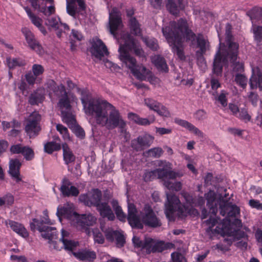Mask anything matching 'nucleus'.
<instances>
[{
	"instance_id": "37998d69",
	"label": "nucleus",
	"mask_w": 262,
	"mask_h": 262,
	"mask_svg": "<svg viewBox=\"0 0 262 262\" xmlns=\"http://www.w3.org/2000/svg\"><path fill=\"white\" fill-rule=\"evenodd\" d=\"M163 150L162 148L157 147L152 148L147 151H146L144 155L145 156L147 157H152L155 158H158L161 156L163 154Z\"/></svg>"
},
{
	"instance_id": "bf43d9fd",
	"label": "nucleus",
	"mask_w": 262,
	"mask_h": 262,
	"mask_svg": "<svg viewBox=\"0 0 262 262\" xmlns=\"http://www.w3.org/2000/svg\"><path fill=\"white\" fill-rule=\"evenodd\" d=\"M228 95V94L227 92L225 91L222 90L217 98V100L223 107H226L227 105V96Z\"/></svg>"
},
{
	"instance_id": "338daca9",
	"label": "nucleus",
	"mask_w": 262,
	"mask_h": 262,
	"mask_svg": "<svg viewBox=\"0 0 262 262\" xmlns=\"http://www.w3.org/2000/svg\"><path fill=\"white\" fill-rule=\"evenodd\" d=\"M206 117V113L203 110H199L194 114V118L197 120H203Z\"/></svg>"
},
{
	"instance_id": "58836bf2",
	"label": "nucleus",
	"mask_w": 262,
	"mask_h": 262,
	"mask_svg": "<svg viewBox=\"0 0 262 262\" xmlns=\"http://www.w3.org/2000/svg\"><path fill=\"white\" fill-rule=\"evenodd\" d=\"M6 62L9 69H14L17 67H23L26 64L25 60L20 58H11L9 57L6 58Z\"/></svg>"
},
{
	"instance_id": "423d86ee",
	"label": "nucleus",
	"mask_w": 262,
	"mask_h": 262,
	"mask_svg": "<svg viewBox=\"0 0 262 262\" xmlns=\"http://www.w3.org/2000/svg\"><path fill=\"white\" fill-rule=\"evenodd\" d=\"M232 26L229 24H227L226 25V41L228 45V52L225 55H221V47L217 52L215 56L213 62V72L216 75L221 74L222 72V68L223 63L228 59L231 62H234L237 59L238 44L236 42L232 41V35L231 34ZM218 37L220 40V46L221 47V33L217 29Z\"/></svg>"
},
{
	"instance_id": "f3484780",
	"label": "nucleus",
	"mask_w": 262,
	"mask_h": 262,
	"mask_svg": "<svg viewBox=\"0 0 262 262\" xmlns=\"http://www.w3.org/2000/svg\"><path fill=\"white\" fill-rule=\"evenodd\" d=\"M164 248L163 242L157 241L150 237H146L144 239L142 250L149 254L151 252H161L164 250Z\"/></svg>"
},
{
	"instance_id": "a18cd8bd",
	"label": "nucleus",
	"mask_w": 262,
	"mask_h": 262,
	"mask_svg": "<svg viewBox=\"0 0 262 262\" xmlns=\"http://www.w3.org/2000/svg\"><path fill=\"white\" fill-rule=\"evenodd\" d=\"M251 31L254 34V38L257 43L262 42V27L252 25Z\"/></svg>"
},
{
	"instance_id": "2f4dec72",
	"label": "nucleus",
	"mask_w": 262,
	"mask_h": 262,
	"mask_svg": "<svg viewBox=\"0 0 262 262\" xmlns=\"http://www.w3.org/2000/svg\"><path fill=\"white\" fill-rule=\"evenodd\" d=\"M174 122L176 124L186 128L189 132L194 134L196 136L200 137H202L203 136V133L199 128L186 120L176 118L174 119Z\"/></svg>"
},
{
	"instance_id": "4d7b16f0",
	"label": "nucleus",
	"mask_w": 262,
	"mask_h": 262,
	"mask_svg": "<svg viewBox=\"0 0 262 262\" xmlns=\"http://www.w3.org/2000/svg\"><path fill=\"white\" fill-rule=\"evenodd\" d=\"M21 154L24 156L26 160L28 161L32 160L34 156L33 150L29 147L24 146Z\"/></svg>"
},
{
	"instance_id": "f8f14e48",
	"label": "nucleus",
	"mask_w": 262,
	"mask_h": 262,
	"mask_svg": "<svg viewBox=\"0 0 262 262\" xmlns=\"http://www.w3.org/2000/svg\"><path fill=\"white\" fill-rule=\"evenodd\" d=\"M21 32L25 36L29 47L38 54L42 55L44 53V50L30 29L27 27H23L21 28Z\"/></svg>"
},
{
	"instance_id": "69168bd1",
	"label": "nucleus",
	"mask_w": 262,
	"mask_h": 262,
	"mask_svg": "<svg viewBox=\"0 0 262 262\" xmlns=\"http://www.w3.org/2000/svg\"><path fill=\"white\" fill-rule=\"evenodd\" d=\"M236 116L245 121H248L250 120V116L248 114L247 110L245 108L242 109L240 112L239 111V113Z\"/></svg>"
},
{
	"instance_id": "603ef678",
	"label": "nucleus",
	"mask_w": 262,
	"mask_h": 262,
	"mask_svg": "<svg viewBox=\"0 0 262 262\" xmlns=\"http://www.w3.org/2000/svg\"><path fill=\"white\" fill-rule=\"evenodd\" d=\"M145 105L149 108V110H152L154 112L158 107L159 105L160 104L156 100L151 98H145L144 99Z\"/></svg>"
},
{
	"instance_id": "20e7f679",
	"label": "nucleus",
	"mask_w": 262,
	"mask_h": 262,
	"mask_svg": "<svg viewBox=\"0 0 262 262\" xmlns=\"http://www.w3.org/2000/svg\"><path fill=\"white\" fill-rule=\"evenodd\" d=\"M182 195L185 200L182 205L179 198L174 194L166 192L167 201L165 204V213L170 221H174L176 215L183 219L187 215L197 216L198 211L194 208V199L187 192H182Z\"/></svg>"
},
{
	"instance_id": "ea45409f",
	"label": "nucleus",
	"mask_w": 262,
	"mask_h": 262,
	"mask_svg": "<svg viewBox=\"0 0 262 262\" xmlns=\"http://www.w3.org/2000/svg\"><path fill=\"white\" fill-rule=\"evenodd\" d=\"M111 204L117 218L120 221L124 222L126 219V215L123 212L121 207L119 205L118 201L116 200H113Z\"/></svg>"
},
{
	"instance_id": "9b49d317",
	"label": "nucleus",
	"mask_w": 262,
	"mask_h": 262,
	"mask_svg": "<svg viewBox=\"0 0 262 262\" xmlns=\"http://www.w3.org/2000/svg\"><path fill=\"white\" fill-rule=\"evenodd\" d=\"M96 222V218L91 214H78L73 225L78 230L83 231L87 234H89L90 230L89 227L93 226Z\"/></svg>"
},
{
	"instance_id": "dca6fc26",
	"label": "nucleus",
	"mask_w": 262,
	"mask_h": 262,
	"mask_svg": "<svg viewBox=\"0 0 262 262\" xmlns=\"http://www.w3.org/2000/svg\"><path fill=\"white\" fill-rule=\"evenodd\" d=\"M56 214L60 220L61 217L66 218L70 220L73 225L75 224V220L78 215L74 211V205L72 203H67L63 207H58Z\"/></svg>"
},
{
	"instance_id": "ddd939ff",
	"label": "nucleus",
	"mask_w": 262,
	"mask_h": 262,
	"mask_svg": "<svg viewBox=\"0 0 262 262\" xmlns=\"http://www.w3.org/2000/svg\"><path fill=\"white\" fill-rule=\"evenodd\" d=\"M32 7L46 16H50L55 12L54 0H44L38 4V0H28Z\"/></svg>"
},
{
	"instance_id": "412c9836",
	"label": "nucleus",
	"mask_w": 262,
	"mask_h": 262,
	"mask_svg": "<svg viewBox=\"0 0 262 262\" xmlns=\"http://www.w3.org/2000/svg\"><path fill=\"white\" fill-rule=\"evenodd\" d=\"M44 72V68L39 64H34L32 67V72H29L25 75V78L29 85H33L40 80L38 77Z\"/></svg>"
},
{
	"instance_id": "4468645a",
	"label": "nucleus",
	"mask_w": 262,
	"mask_h": 262,
	"mask_svg": "<svg viewBox=\"0 0 262 262\" xmlns=\"http://www.w3.org/2000/svg\"><path fill=\"white\" fill-rule=\"evenodd\" d=\"M154 140V136L148 134H144L133 140L131 146L136 151H141L149 147Z\"/></svg>"
},
{
	"instance_id": "0e129e2a",
	"label": "nucleus",
	"mask_w": 262,
	"mask_h": 262,
	"mask_svg": "<svg viewBox=\"0 0 262 262\" xmlns=\"http://www.w3.org/2000/svg\"><path fill=\"white\" fill-rule=\"evenodd\" d=\"M249 205L252 208H255L258 210H262V203H260L258 200L254 199L250 200Z\"/></svg>"
},
{
	"instance_id": "c756f323",
	"label": "nucleus",
	"mask_w": 262,
	"mask_h": 262,
	"mask_svg": "<svg viewBox=\"0 0 262 262\" xmlns=\"http://www.w3.org/2000/svg\"><path fill=\"white\" fill-rule=\"evenodd\" d=\"M128 118L136 124L143 126L149 125L154 123L156 120L154 115L149 116L148 118H141L138 115L133 113H128Z\"/></svg>"
},
{
	"instance_id": "5fc2aeb1",
	"label": "nucleus",
	"mask_w": 262,
	"mask_h": 262,
	"mask_svg": "<svg viewBox=\"0 0 262 262\" xmlns=\"http://www.w3.org/2000/svg\"><path fill=\"white\" fill-rule=\"evenodd\" d=\"M235 81L236 83L239 85L242 88H245L247 84L248 79L243 74H237L235 76Z\"/></svg>"
},
{
	"instance_id": "aec40b11",
	"label": "nucleus",
	"mask_w": 262,
	"mask_h": 262,
	"mask_svg": "<svg viewBox=\"0 0 262 262\" xmlns=\"http://www.w3.org/2000/svg\"><path fill=\"white\" fill-rule=\"evenodd\" d=\"M220 213L223 216L227 214L229 216L236 217L240 213L239 207L235 205H232L227 201H220Z\"/></svg>"
},
{
	"instance_id": "79ce46f5",
	"label": "nucleus",
	"mask_w": 262,
	"mask_h": 262,
	"mask_svg": "<svg viewBox=\"0 0 262 262\" xmlns=\"http://www.w3.org/2000/svg\"><path fill=\"white\" fill-rule=\"evenodd\" d=\"M129 27L131 32L136 36L141 35V30L139 24L134 17H132L129 20Z\"/></svg>"
},
{
	"instance_id": "09e8293b",
	"label": "nucleus",
	"mask_w": 262,
	"mask_h": 262,
	"mask_svg": "<svg viewBox=\"0 0 262 262\" xmlns=\"http://www.w3.org/2000/svg\"><path fill=\"white\" fill-rule=\"evenodd\" d=\"M56 129L62 137L64 141H69L71 140L70 136L67 128L60 124L56 125Z\"/></svg>"
},
{
	"instance_id": "4c0bfd02",
	"label": "nucleus",
	"mask_w": 262,
	"mask_h": 262,
	"mask_svg": "<svg viewBox=\"0 0 262 262\" xmlns=\"http://www.w3.org/2000/svg\"><path fill=\"white\" fill-rule=\"evenodd\" d=\"M62 150L63 160L67 165L75 161V157L66 143L62 145Z\"/></svg>"
},
{
	"instance_id": "a878e982",
	"label": "nucleus",
	"mask_w": 262,
	"mask_h": 262,
	"mask_svg": "<svg viewBox=\"0 0 262 262\" xmlns=\"http://www.w3.org/2000/svg\"><path fill=\"white\" fill-rule=\"evenodd\" d=\"M60 241L62 242L64 249L68 251H73L79 245L78 242L71 240L69 232L63 229L61 230V237Z\"/></svg>"
},
{
	"instance_id": "8fccbe9b",
	"label": "nucleus",
	"mask_w": 262,
	"mask_h": 262,
	"mask_svg": "<svg viewBox=\"0 0 262 262\" xmlns=\"http://www.w3.org/2000/svg\"><path fill=\"white\" fill-rule=\"evenodd\" d=\"M70 37L72 40L71 42V49L72 50H74L75 49L76 45H74V43L73 42V41H80L82 39L83 36L78 31L72 30Z\"/></svg>"
},
{
	"instance_id": "9d476101",
	"label": "nucleus",
	"mask_w": 262,
	"mask_h": 262,
	"mask_svg": "<svg viewBox=\"0 0 262 262\" xmlns=\"http://www.w3.org/2000/svg\"><path fill=\"white\" fill-rule=\"evenodd\" d=\"M41 116L37 112H33L28 118L25 130L30 138L36 136L40 130L39 122Z\"/></svg>"
},
{
	"instance_id": "6e6d98bb",
	"label": "nucleus",
	"mask_w": 262,
	"mask_h": 262,
	"mask_svg": "<svg viewBox=\"0 0 262 262\" xmlns=\"http://www.w3.org/2000/svg\"><path fill=\"white\" fill-rule=\"evenodd\" d=\"M2 124L4 130L10 128H19L20 125V123L16 120H13L10 122L3 121Z\"/></svg>"
},
{
	"instance_id": "b1692460",
	"label": "nucleus",
	"mask_w": 262,
	"mask_h": 262,
	"mask_svg": "<svg viewBox=\"0 0 262 262\" xmlns=\"http://www.w3.org/2000/svg\"><path fill=\"white\" fill-rule=\"evenodd\" d=\"M252 74L250 79V86L251 89L258 88L262 91V72L258 67L252 68Z\"/></svg>"
},
{
	"instance_id": "774afa93",
	"label": "nucleus",
	"mask_w": 262,
	"mask_h": 262,
	"mask_svg": "<svg viewBox=\"0 0 262 262\" xmlns=\"http://www.w3.org/2000/svg\"><path fill=\"white\" fill-rule=\"evenodd\" d=\"M156 133L159 135L170 134L172 133V129L170 128L156 127Z\"/></svg>"
},
{
	"instance_id": "864d4df0",
	"label": "nucleus",
	"mask_w": 262,
	"mask_h": 262,
	"mask_svg": "<svg viewBox=\"0 0 262 262\" xmlns=\"http://www.w3.org/2000/svg\"><path fill=\"white\" fill-rule=\"evenodd\" d=\"M155 112L157 113L159 116L163 117L168 118L170 116V114L167 108L161 103L159 105L158 107Z\"/></svg>"
},
{
	"instance_id": "a211bd4d",
	"label": "nucleus",
	"mask_w": 262,
	"mask_h": 262,
	"mask_svg": "<svg viewBox=\"0 0 262 262\" xmlns=\"http://www.w3.org/2000/svg\"><path fill=\"white\" fill-rule=\"evenodd\" d=\"M92 53L95 57L99 59L105 55L108 54L106 46L103 42L98 37H94L92 40Z\"/></svg>"
},
{
	"instance_id": "3c124183",
	"label": "nucleus",
	"mask_w": 262,
	"mask_h": 262,
	"mask_svg": "<svg viewBox=\"0 0 262 262\" xmlns=\"http://www.w3.org/2000/svg\"><path fill=\"white\" fill-rule=\"evenodd\" d=\"M142 39L147 47L153 50H156L158 48L157 41L154 38L142 37Z\"/></svg>"
},
{
	"instance_id": "e433bc0d",
	"label": "nucleus",
	"mask_w": 262,
	"mask_h": 262,
	"mask_svg": "<svg viewBox=\"0 0 262 262\" xmlns=\"http://www.w3.org/2000/svg\"><path fill=\"white\" fill-rule=\"evenodd\" d=\"M173 179H170L169 176H167L164 179H163V185L169 190L179 191L182 189V184L179 181L174 182L170 181Z\"/></svg>"
},
{
	"instance_id": "49530a36",
	"label": "nucleus",
	"mask_w": 262,
	"mask_h": 262,
	"mask_svg": "<svg viewBox=\"0 0 262 262\" xmlns=\"http://www.w3.org/2000/svg\"><path fill=\"white\" fill-rule=\"evenodd\" d=\"M14 201V196L10 193H7L2 197H0V206H11Z\"/></svg>"
},
{
	"instance_id": "39448f33",
	"label": "nucleus",
	"mask_w": 262,
	"mask_h": 262,
	"mask_svg": "<svg viewBox=\"0 0 262 262\" xmlns=\"http://www.w3.org/2000/svg\"><path fill=\"white\" fill-rule=\"evenodd\" d=\"M140 216L138 214L137 209L134 204H128L127 220L133 228L142 229L143 223L149 227L156 228L161 226L160 221L156 216L151 207L148 205H145L143 211L140 213Z\"/></svg>"
},
{
	"instance_id": "6e6552de",
	"label": "nucleus",
	"mask_w": 262,
	"mask_h": 262,
	"mask_svg": "<svg viewBox=\"0 0 262 262\" xmlns=\"http://www.w3.org/2000/svg\"><path fill=\"white\" fill-rule=\"evenodd\" d=\"M158 165L161 167L151 171H147L144 174L145 181H151L155 178L163 180L167 176L170 179H176L183 176L180 171L172 170V165L169 162L160 160L158 161Z\"/></svg>"
},
{
	"instance_id": "2eb2a0df",
	"label": "nucleus",
	"mask_w": 262,
	"mask_h": 262,
	"mask_svg": "<svg viewBox=\"0 0 262 262\" xmlns=\"http://www.w3.org/2000/svg\"><path fill=\"white\" fill-rule=\"evenodd\" d=\"M102 194L101 191L98 189H94L86 194H81L79 196V200L85 205L97 207L99 205Z\"/></svg>"
},
{
	"instance_id": "13d9d810",
	"label": "nucleus",
	"mask_w": 262,
	"mask_h": 262,
	"mask_svg": "<svg viewBox=\"0 0 262 262\" xmlns=\"http://www.w3.org/2000/svg\"><path fill=\"white\" fill-rule=\"evenodd\" d=\"M68 126L70 128H71L74 130L75 134L77 137H79L80 138L84 137L85 135L84 132L81 127H80L79 126L76 124V121L74 124H73V125Z\"/></svg>"
},
{
	"instance_id": "393cba45",
	"label": "nucleus",
	"mask_w": 262,
	"mask_h": 262,
	"mask_svg": "<svg viewBox=\"0 0 262 262\" xmlns=\"http://www.w3.org/2000/svg\"><path fill=\"white\" fill-rule=\"evenodd\" d=\"M24 9L32 24L37 27L44 35H46L47 32L46 28L42 25L43 20L42 18L32 13L30 8L28 7H24Z\"/></svg>"
},
{
	"instance_id": "4be33fe9",
	"label": "nucleus",
	"mask_w": 262,
	"mask_h": 262,
	"mask_svg": "<svg viewBox=\"0 0 262 262\" xmlns=\"http://www.w3.org/2000/svg\"><path fill=\"white\" fill-rule=\"evenodd\" d=\"M46 25L55 30H59V31L57 32V35L59 37H61L63 31L69 30V26L66 24L61 23L58 16L52 17L47 19Z\"/></svg>"
},
{
	"instance_id": "0eeeda50",
	"label": "nucleus",
	"mask_w": 262,
	"mask_h": 262,
	"mask_svg": "<svg viewBox=\"0 0 262 262\" xmlns=\"http://www.w3.org/2000/svg\"><path fill=\"white\" fill-rule=\"evenodd\" d=\"M47 84L51 98L52 97V93L57 97H61L57 105L61 111L62 121L68 125H73L75 123V117L71 112L70 101L64 86L62 84L57 85L53 80H49Z\"/></svg>"
},
{
	"instance_id": "5701e85b",
	"label": "nucleus",
	"mask_w": 262,
	"mask_h": 262,
	"mask_svg": "<svg viewBox=\"0 0 262 262\" xmlns=\"http://www.w3.org/2000/svg\"><path fill=\"white\" fill-rule=\"evenodd\" d=\"M106 239L110 242L115 241L116 245L117 247H122L125 243V237L124 235L120 232L108 230L104 231Z\"/></svg>"
},
{
	"instance_id": "cd10ccee",
	"label": "nucleus",
	"mask_w": 262,
	"mask_h": 262,
	"mask_svg": "<svg viewBox=\"0 0 262 262\" xmlns=\"http://www.w3.org/2000/svg\"><path fill=\"white\" fill-rule=\"evenodd\" d=\"M74 256L78 260L93 261L96 258V253L90 249H83L77 252H73Z\"/></svg>"
},
{
	"instance_id": "72a5a7b5",
	"label": "nucleus",
	"mask_w": 262,
	"mask_h": 262,
	"mask_svg": "<svg viewBox=\"0 0 262 262\" xmlns=\"http://www.w3.org/2000/svg\"><path fill=\"white\" fill-rule=\"evenodd\" d=\"M97 209L103 217H106L110 221L115 219V215L111 207L106 203H100L97 207Z\"/></svg>"
},
{
	"instance_id": "473e14b6",
	"label": "nucleus",
	"mask_w": 262,
	"mask_h": 262,
	"mask_svg": "<svg viewBox=\"0 0 262 262\" xmlns=\"http://www.w3.org/2000/svg\"><path fill=\"white\" fill-rule=\"evenodd\" d=\"M179 7L177 6L173 0H167L166 8L173 15H177L180 10L183 9L186 6L185 0H178Z\"/></svg>"
},
{
	"instance_id": "052dcab7",
	"label": "nucleus",
	"mask_w": 262,
	"mask_h": 262,
	"mask_svg": "<svg viewBox=\"0 0 262 262\" xmlns=\"http://www.w3.org/2000/svg\"><path fill=\"white\" fill-rule=\"evenodd\" d=\"M43 96H37L36 94H32L29 98V102L31 104H38L43 99Z\"/></svg>"
},
{
	"instance_id": "c03bdc74",
	"label": "nucleus",
	"mask_w": 262,
	"mask_h": 262,
	"mask_svg": "<svg viewBox=\"0 0 262 262\" xmlns=\"http://www.w3.org/2000/svg\"><path fill=\"white\" fill-rule=\"evenodd\" d=\"M41 235L43 237L49 239V247L51 250H60L62 247L58 246L56 242L52 241L54 236V232L51 233H42Z\"/></svg>"
},
{
	"instance_id": "de8ad7c7",
	"label": "nucleus",
	"mask_w": 262,
	"mask_h": 262,
	"mask_svg": "<svg viewBox=\"0 0 262 262\" xmlns=\"http://www.w3.org/2000/svg\"><path fill=\"white\" fill-rule=\"evenodd\" d=\"M60 148V144L55 142H49L44 145L45 150L48 154H52L54 151L59 150Z\"/></svg>"
},
{
	"instance_id": "c9c22d12",
	"label": "nucleus",
	"mask_w": 262,
	"mask_h": 262,
	"mask_svg": "<svg viewBox=\"0 0 262 262\" xmlns=\"http://www.w3.org/2000/svg\"><path fill=\"white\" fill-rule=\"evenodd\" d=\"M152 62L160 71L167 72L168 68L164 58L160 55H155L151 58Z\"/></svg>"
},
{
	"instance_id": "7c9ffc66",
	"label": "nucleus",
	"mask_w": 262,
	"mask_h": 262,
	"mask_svg": "<svg viewBox=\"0 0 262 262\" xmlns=\"http://www.w3.org/2000/svg\"><path fill=\"white\" fill-rule=\"evenodd\" d=\"M5 223L6 225H8L13 231L21 236L24 238L28 236L29 233L22 224L11 220L6 221Z\"/></svg>"
},
{
	"instance_id": "f704fd0d",
	"label": "nucleus",
	"mask_w": 262,
	"mask_h": 262,
	"mask_svg": "<svg viewBox=\"0 0 262 262\" xmlns=\"http://www.w3.org/2000/svg\"><path fill=\"white\" fill-rule=\"evenodd\" d=\"M207 205L210 209V211L215 215L217 211V204L216 201V195L213 191H209L206 194Z\"/></svg>"
},
{
	"instance_id": "680f3d73",
	"label": "nucleus",
	"mask_w": 262,
	"mask_h": 262,
	"mask_svg": "<svg viewBox=\"0 0 262 262\" xmlns=\"http://www.w3.org/2000/svg\"><path fill=\"white\" fill-rule=\"evenodd\" d=\"M94 240L95 243L102 244L104 242V237L99 231H93Z\"/></svg>"
},
{
	"instance_id": "1a4fd4ad",
	"label": "nucleus",
	"mask_w": 262,
	"mask_h": 262,
	"mask_svg": "<svg viewBox=\"0 0 262 262\" xmlns=\"http://www.w3.org/2000/svg\"><path fill=\"white\" fill-rule=\"evenodd\" d=\"M205 223L208 226L206 229V232L208 233H216L223 236L235 235V231L231 227L230 221L227 218L223 219L221 222L218 223L216 218L210 217L205 222Z\"/></svg>"
},
{
	"instance_id": "e2e57ef3",
	"label": "nucleus",
	"mask_w": 262,
	"mask_h": 262,
	"mask_svg": "<svg viewBox=\"0 0 262 262\" xmlns=\"http://www.w3.org/2000/svg\"><path fill=\"white\" fill-rule=\"evenodd\" d=\"M67 11L71 16L75 17L76 8L73 6V3H70V1L67 0Z\"/></svg>"
},
{
	"instance_id": "a19ab883",
	"label": "nucleus",
	"mask_w": 262,
	"mask_h": 262,
	"mask_svg": "<svg viewBox=\"0 0 262 262\" xmlns=\"http://www.w3.org/2000/svg\"><path fill=\"white\" fill-rule=\"evenodd\" d=\"M262 13V8L254 7L247 12V15L250 17L252 25L254 24V20H259Z\"/></svg>"
},
{
	"instance_id": "6ab92c4d",
	"label": "nucleus",
	"mask_w": 262,
	"mask_h": 262,
	"mask_svg": "<svg viewBox=\"0 0 262 262\" xmlns=\"http://www.w3.org/2000/svg\"><path fill=\"white\" fill-rule=\"evenodd\" d=\"M43 214L44 215L43 217L41 220L40 221L36 219H33V222L30 223V228L33 231L35 230L36 229L38 230L40 232L47 231L48 232L49 230H55V229H53L52 227H41V225L43 224L51 225L53 223L50 220L48 216V212L47 210H45L43 211Z\"/></svg>"
},
{
	"instance_id": "bb28decb",
	"label": "nucleus",
	"mask_w": 262,
	"mask_h": 262,
	"mask_svg": "<svg viewBox=\"0 0 262 262\" xmlns=\"http://www.w3.org/2000/svg\"><path fill=\"white\" fill-rule=\"evenodd\" d=\"M60 189L62 194L64 196H76L79 193L77 188L72 185L71 183L67 179L63 180L62 184Z\"/></svg>"
},
{
	"instance_id": "f03ea898",
	"label": "nucleus",
	"mask_w": 262,
	"mask_h": 262,
	"mask_svg": "<svg viewBox=\"0 0 262 262\" xmlns=\"http://www.w3.org/2000/svg\"><path fill=\"white\" fill-rule=\"evenodd\" d=\"M122 27L121 14L115 7L109 11V29L110 33L118 40L119 59L123 63V66L129 69L132 74L138 79L144 80L148 75L149 71L142 64H138L136 59L131 56L129 52L134 50L135 54L140 57L144 56L143 50L137 46L133 37L128 33L121 35L118 37V33Z\"/></svg>"
},
{
	"instance_id": "f257e3e1",
	"label": "nucleus",
	"mask_w": 262,
	"mask_h": 262,
	"mask_svg": "<svg viewBox=\"0 0 262 262\" xmlns=\"http://www.w3.org/2000/svg\"><path fill=\"white\" fill-rule=\"evenodd\" d=\"M162 33L172 52L182 60L185 59L184 42L190 41L191 45L196 43L197 47L199 48V50L196 53L198 63L203 69H205L206 64L203 54L210 47L207 37L201 34L196 36L190 28L188 22L183 18L177 21L170 22L168 26L163 27Z\"/></svg>"
},
{
	"instance_id": "7ed1b4c3",
	"label": "nucleus",
	"mask_w": 262,
	"mask_h": 262,
	"mask_svg": "<svg viewBox=\"0 0 262 262\" xmlns=\"http://www.w3.org/2000/svg\"><path fill=\"white\" fill-rule=\"evenodd\" d=\"M85 113L92 116L97 124L105 126L108 129L117 127L122 131L126 126L119 111L104 99L94 98L90 100L87 103L84 98H81Z\"/></svg>"
},
{
	"instance_id": "c85d7f7f",
	"label": "nucleus",
	"mask_w": 262,
	"mask_h": 262,
	"mask_svg": "<svg viewBox=\"0 0 262 262\" xmlns=\"http://www.w3.org/2000/svg\"><path fill=\"white\" fill-rule=\"evenodd\" d=\"M21 165L18 159H11L9 162V173L17 182L21 181L19 169Z\"/></svg>"
}]
</instances>
